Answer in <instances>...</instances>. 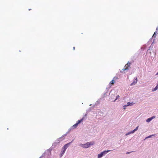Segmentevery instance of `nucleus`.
I'll list each match as a JSON object with an SVG mask.
<instances>
[{"label": "nucleus", "instance_id": "7ed1b4c3", "mask_svg": "<svg viewBox=\"0 0 158 158\" xmlns=\"http://www.w3.org/2000/svg\"><path fill=\"white\" fill-rule=\"evenodd\" d=\"M110 150L105 151L101 152L100 154H98V158H100L102 157L105 154L107 153L108 152H110Z\"/></svg>", "mask_w": 158, "mask_h": 158}, {"label": "nucleus", "instance_id": "a211bd4d", "mask_svg": "<svg viewBox=\"0 0 158 158\" xmlns=\"http://www.w3.org/2000/svg\"><path fill=\"white\" fill-rule=\"evenodd\" d=\"M131 152H127V154H128L129 153H131Z\"/></svg>", "mask_w": 158, "mask_h": 158}, {"label": "nucleus", "instance_id": "423d86ee", "mask_svg": "<svg viewBox=\"0 0 158 158\" xmlns=\"http://www.w3.org/2000/svg\"><path fill=\"white\" fill-rule=\"evenodd\" d=\"M137 78H136L134 80V81H133V82L131 83L130 85H135V84H136L137 83Z\"/></svg>", "mask_w": 158, "mask_h": 158}, {"label": "nucleus", "instance_id": "f8f14e48", "mask_svg": "<svg viewBox=\"0 0 158 158\" xmlns=\"http://www.w3.org/2000/svg\"><path fill=\"white\" fill-rule=\"evenodd\" d=\"M119 98V95H118L116 97V98L114 101H115L117 99H118Z\"/></svg>", "mask_w": 158, "mask_h": 158}, {"label": "nucleus", "instance_id": "412c9836", "mask_svg": "<svg viewBox=\"0 0 158 158\" xmlns=\"http://www.w3.org/2000/svg\"><path fill=\"white\" fill-rule=\"evenodd\" d=\"M73 49H74H74H75V47H73Z\"/></svg>", "mask_w": 158, "mask_h": 158}, {"label": "nucleus", "instance_id": "4468645a", "mask_svg": "<svg viewBox=\"0 0 158 158\" xmlns=\"http://www.w3.org/2000/svg\"><path fill=\"white\" fill-rule=\"evenodd\" d=\"M138 126L137 127H136V128L134 129V130L135 131H137V129H138Z\"/></svg>", "mask_w": 158, "mask_h": 158}, {"label": "nucleus", "instance_id": "1a4fd4ad", "mask_svg": "<svg viewBox=\"0 0 158 158\" xmlns=\"http://www.w3.org/2000/svg\"><path fill=\"white\" fill-rule=\"evenodd\" d=\"M158 88L156 86L152 90V91H156Z\"/></svg>", "mask_w": 158, "mask_h": 158}, {"label": "nucleus", "instance_id": "0eeeda50", "mask_svg": "<svg viewBox=\"0 0 158 158\" xmlns=\"http://www.w3.org/2000/svg\"><path fill=\"white\" fill-rule=\"evenodd\" d=\"M134 104H135V103H133V102L130 103V102H128L127 103V104L124 106H132Z\"/></svg>", "mask_w": 158, "mask_h": 158}, {"label": "nucleus", "instance_id": "aec40b11", "mask_svg": "<svg viewBox=\"0 0 158 158\" xmlns=\"http://www.w3.org/2000/svg\"><path fill=\"white\" fill-rule=\"evenodd\" d=\"M156 75H158V72L156 74Z\"/></svg>", "mask_w": 158, "mask_h": 158}, {"label": "nucleus", "instance_id": "f3484780", "mask_svg": "<svg viewBox=\"0 0 158 158\" xmlns=\"http://www.w3.org/2000/svg\"><path fill=\"white\" fill-rule=\"evenodd\" d=\"M155 116H153V117H151V118H152V119L153 118H155Z\"/></svg>", "mask_w": 158, "mask_h": 158}, {"label": "nucleus", "instance_id": "9b49d317", "mask_svg": "<svg viewBox=\"0 0 158 158\" xmlns=\"http://www.w3.org/2000/svg\"><path fill=\"white\" fill-rule=\"evenodd\" d=\"M114 81L113 80H112L110 81V83L111 84H112V85H113V84H114Z\"/></svg>", "mask_w": 158, "mask_h": 158}, {"label": "nucleus", "instance_id": "f257e3e1", "mask_svg": "<svg viewBox=\"0 0 158 158\" xmlns=\"http://www.w3.org/2000/svg\"><path fill=\"white\" fill-rule=\"evenodd\" d=\"M94 144V142H90L87 143L85 144H81L82 147L84 148H87L90 147L91 145H92Z\"/></svg>", "mask_w": 158, "mask_h": 158}, {"label": "nucleus", "instance_id": "dca6fc26", "mask_svg": "<svg viewBox=\"0 0 158 158\" xmlns=\"http://www.w3.org/2000/svg\"><path fill=\"white\" fill-rule=\"evenodd\" d=\"M153 135H150L148 137H147L146 138H150Z\"/></svg>", "mask_w": 158, "mask_h": 158}, {"label": "nucleus", "instance_id": "20e7f679", "mask_svg": "<svg viewBox=\"0 0 158 158\" xmlns=\"http://www.w3.org/2000/svg\"><path fill=\"white\" fill-rule=\"evenodd\" d=\"M83 120V118L77 121V123L73 126L72 127L73 128H76L78 126V124L82 122Z\"/></svg>", "mask_w": 158, "mask_h": 158}, {"label": "nucleus", "instance_id": "39448f33", "mask_svg": "<svg viewBox=\"0 0 158 158\" xmlns=\"http://www.w3.org/2000/svg\"><path fill=\"white\" fill-rule=\"evenodd\" d=\"M69 143L67 144H65L64 145V146L62 148V150H64L65 151H66L67 148H68V147H69V145L70 144V143Z\"/></svg>", "mask_w": 158, "mask_h": 158}, {"label": "nucleus", "instance_id": "6ab92c4d", "mask_svg": "<svg viewBox=\"0 0 158 158\" xmlns=\"http://www.w3.org/2000/svg\"><path fill=\"white\" fill-rule=\"evenodd\" d=\"M156 87L158 88V83L157 84Z\"/></svg>", "mask_w": 158, "mask_h": 158}, {"label": "nucleus", "instance_id": "4be33fe9", "mask_svg": "<svg viewBox=\"0 0 158 158\" xmlns=\"http://www.w3.org/2000/svg\"><path fill=\"white\" fill-rule=\"evenodd\" d=\"M123 109H125V108L124 107V108H123Z\"/></svg>", "mask_w": 158, "mask_h": 158}, {"label": "nucleus", "instance_id": "2eb2a0df", "mask_svg": "<svg viewBox=\"0 0 158 158\" xmlns=\"http://www.w3.org/2000/svg\"><path fill=\"white\" fill-rule=\"evenodd\" d=\"M156 33L155 32H154V34H153V37H154V36L155 37V35H156Z\"/></svg>", "mask_w": 158, "mask_h": 158}, {"label": "nucleus", "instance_id": "6e6552de", "mask_svg": "<svg viewBox=\"0 0 158 158\" xmlns=\"http://www.w3.org/2000/svg\"><path fill=\"white\" fill-rule=\"evenodd\" d=\"M152 118H148L147 120H146V121L147 122H149L151 121L152 120Z\"/></svg>", "mask_w": 158, "mask_h": 158}, {"label": "nucleus", "instance_id": "ddd939ff", "mask_svg": "<svg viewBox=\"0 0 158 158\" xmlns=\"http://www.w3.org/2000/svg\"><path fill=\"white\" fill-rule=\"evenodd\" d=\"M135 131L134 130L133 131H131V132H130L129 134H130V133H133Z\"/></svg>", "mask_w": 158, "mask_h": 158}, {"label": "nucleus", "instance_id": "9d476101", "mask_svg": "<svg viewBox=\"0 0 158 158\" xmlns=\"http://www.w3.org/2000/svg\"><path fill=\"white\" fill-rule=\"evenodd\" d=\"M65 151L64 150H63L62 151V152L61 154V156H62L64 154V153Z\"/></svg>", "mask_w": 158, "mask_h": 158}, {"label": "nucleus", "instance_id": "f03ea898", "mask_svg": "<svg viewBox=\"0 0 158 158\" xmlns=\"http://www.w3.org/2000/svg\"><path fill=\"white\" fill-rule=\"evenodd\" d=\"M131 63H127L125 66L123 70L124 71H125L128 70L130 68Z\"/></svg>", "mask_w": 158, "mask_h": 158}]
</instances>
